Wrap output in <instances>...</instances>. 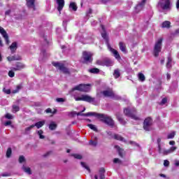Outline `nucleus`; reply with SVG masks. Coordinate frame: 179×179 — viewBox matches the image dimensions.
<instances>
[{"instance_id":"obj_1","label":"nucleus","mask_w":179,"mask_h":179,"mask_svg":"<svg viewBox=\"0 0 179 179\" xmlns=\"http://www.w3.org/2000/svg\"><path fill=\"white\" fill-rule=\"evenodd\" d=\"M92 89V85L90 84H80L76 87H74L70 92L69 94L73 96L74 100L76 101H87V103H92L94 106L97 105V102L96 101V99L87 95V94H82L79 96L78 94V92H84L87 93Z\"/></svg>"},{"instance_id":"obj_2","label":"nucleus","mask_w":179,"mask_h":179,"mask_svg":"<svg viewBox=\"0 0 179 179\" xmlns=\"http://www.w3.org/2000/svg\"><path fill=\"white\" fill-rule=\"evenodd\" d=\"M77 115H83L84 117H96V118H99L102 121V122H104L107 125H109L110 127H114V120L108 116V115H105L103 113H97L94 112H88L87 113H83V111L78 112L77 113Z\"/></svg>"},{"instance_id":"obj_3","label":"nucleus","mask_w":179,"mask_h":179,"mask_svg":"<svg viewBox=\"0 0 179 179\" xmlns=\"http://www.w3.org/2000/svg\"><path fill=\"white\" fill-rule=\"evenodd\" d=\"M101 27L103 32L101 33V36L104 40L106 41V44L108 45V48L112 54H113L115 58L116 59H121V56H120V53H118V51H117L115 49H113L111 46H110V44H108V36H107V33H106V30L104 29V26L101 25Z\"/></svg>"},{"instance_id":"obj_4","label":"nucleus","mask_w":179,"mask_h":179,"mask_svg":"<svg viewBox=\"0 0 179 179\" xmlns=\"http://www.w3.org/2000/svg\"><path fill=\"white\" fill-rule=\"evenodd\" d=\"M124 114L127 117H129L131 120H135V121H138L139 117L136 116V109L135 108H126L124 109Z\"/></svg>"},{"instance_id":"obj_5","label":"nucleus","mask_w":179,"mask_h":179,"mask_svg":"<svg viewBox=\"0 0 179 179\" xmlns=\"http://www.w3.org/2000/svg\"><path fill=\"white\" fill-rule=\"evenodd\" d=\"M163 43V38H159L155 44L154 46V56L155 57H159V53H160L162 52V44Z\"/></svg>"},{"instance_id":"obj_6","label":"nucleus","mask_w":179,"mask_h":179,"mask_svg":"<svg viewBox=\"0 0 179 179\" xmlns=\"http://www.w3.org/2000/svg\"><path fill=\"white\" fill-rule=\"evenodd\" d=\"M170 6H171V2L170 0H159L157 4V7L163 10L170 9Z\"/></svg>"},{"instance_id":"obj_7","label":"nucleus","mask_w":179,"mask_h":179,"mask_svg":"<svg viewBox=\"0 0 179 179\" xmlns=\"http://www.w3.org/2000/svg\"><path fill=\"white\" fill-rule=\"evenodd\" d=\"M83 59L84 64H90L93 61V53L84 51L83 52Z\"/></svg>"},{"instance_id":"obj_8","label":"nucleus","mask_w":179,"mask_h":179,"mask_svg":"<svg viewBox=\"0 0 179 179\" xmlns=\"http://www.w3.org/2000/svg\"><path fill=\"white\" fill-rule=\"evenodd\" d=\"M102 94H103L105 97H111V99H114L115 100H120L121 99V96L115 94L111 90L103 91Z\"/></svg>"},{"instance_id":"obj_9","label":"nucleus","mask_w":179,"mask_h":179,"mask_svg":"<svg viewBox=\"0 0 179 179\" xmlns=\"http://www.w3.org/2000/svg\"><path fill=\"white\" fill-rule=\"evenodd\" d=\"M152 124H153V120L152 117H147L144 120L143 129L145 131H150L152 129Z\"/></svg>"},{"instance_id":"obj_10","label":"nucleus","mask_w":179,"mask_h":179,"mask_svg":"<svg viewBox=\"0 0 179 179\" xmlns=\"http://www.w3.org/2000/svg\"><path fill=\"white\" fill-rule=\"evenodd\" d=\"M53 66H55V68H58L59 71H62L64 73H69V70L65 67V66L63 64V63L61 62H52V63Z\"/></svg>"},{"instance_id":"obj_11","label":"nucleus","mask_w":179,"mask_h":179,"mask_svg":"<svg viewBox=\"0 0 179 179\" xmlns=\"http://www.w3.org/2000/svg\"><path fill=\"white\" fill-rule=\"evenodd\" d=\"M176 150H177V147L176 146H172L169 150H166L159 147V153L164 155L165 156L170 155V153H173V152H176Z\"/></svg>"},{"instance_id":"obj_12","label":"nucleus","mask_w":179,"mask_h":179,"mask_svg":"<svg viewBox=\"0 0 179 179\" xmlns=\"http://www.w3.org/2000/svg\"><path fill=\"white\" fill-rule=\"evenodd\" d=\"M0 34L1 36H3L6 44H9V36H8L6 31H5V29H3L2 27H0Z\"/></svg>"},{"instance_id":"obj_13","label":"nucleus","mask_w":179,"mask_h":179,"mask_svg":"<svg viewBox=\"0 0 179 179\" xmlns=\"http://www.w3.org/2000/svg\"><path fill=\"white\" fill-rule=\"evenodd\" d=\"M97 65H101V66H110L111 65V61L109 59L106 60H97L96 61Z\"/></svg>"},{"instance_id":"obj_14","label":"nucleus","mask_w":179,"mask_h":179,"mask_svg":"<svg viewBox=\"0 0 179 179\" xmlns=\"http://www.w3.org/2000/svg\"><path fill=\"white\" fill-rule=\"evenodd\" d=\"M106 172V170H104L103 168H101L99 169V171L98 174L94 176V179H105L104 173Z\"/></svg>"},{"instance_id":"obj_15","label":"nucleus","mask_w":179,"mask_h":179,"mask_svg":"<svg viewBox=\"0 0 179 179\" xmlns=\"http://www.w3.org/2000/svg\"><path fill=\"white\" fill-rule=\"evenodd\" d=\"M57 3L58 5L57 10L59 13V15H61V10H62V9H64V6H65V1L64 0H57Z\"/></svg>"},{"instance_id":"obj_16","label":"nucleus","mask_w":179,"mask_h":179,"mask_svg":"<svg viewBox=\"0 0 179 179\" xmlns=\"http://www.w3.org/2000/svg\"><path fill=\"white\" fill-rule=\"evenodd\" d=\"M145 3H146V0H143L140 3H138L136 8L135 10L136 13H139L142 9H143V7L145 6Z\"/></svg>"},{"instance_id":"obj_17","label":"nucleus","mask_w":179,"mask_h":179,"mask_svg":"<svg viewBox=\"0 0 179 179\" xmlns=\"http://www.w3.org/2000/svg\"><path fill=\"white\" fill-rule=\"evenodd\" d=\"M8 61H20L22 57L19 55H15L13 56H10L7 57Z\"/></svg>"},{"instance_id":"obj_18","label":"nucleus","mask_w":179,"mask_h":179,"mask_svg":"<svg viewBox=\"0 0 179 179\" xmlns=\"http://www.w3.org/2000/svg\"><path fill=\"white\" fill-rule=\"evenodd\" d=\"M11 54H15L17 50V42H13L9 47Z\"/></svg>"},{"instance_id":"obj_19","label":"nucleus","mask_w":179,"mask_h":179,"mask_svg":"<svg viewBox=\"0 0 179 179\" xmlns=\"http://www.w3.org/2000/svg\"><path fill=\"white\" fill-rule=\"evenodd\" d=\"M24 68V65L22 63H17L15 64V67L11 68L12 71H20V69H23Z\"/></svg>"},{"instance_id":"obj_20","label":"nucleus","mask_w":179,"mask_h":179,"mask_svg":"<svg viewBox=\"0 0 179 179\" xmlns=\"http://www.w3.org/2000/svg\"><path fill=\"white\" fill-rule=\"evenodd\" d=\"M27 1V6L33 9V10H36V7L34 6V0H26Z\"/></svg>"},{"instance_id":"obj_21","label":"nucleus","mask_w":179,"mask_h":179,"mask_svg":"<svg viewBox=\"0 0 179 179\" xmlns=\"http://www.w3.org/2000/svg\"><path fill=\"white\" fill-rule=\"evenodd\" d=\"M98 138L96 136H93L92 137V139L90 141V145L91 146H97V143H98Z\"/></svg>"},{"instance_id":"obj_22","label":"nucleus","mask_w":179,"mask_h":179,"mask_svg":"<svg viewBox=\"0 0 179 179\" xmlns=\"http://www.w3.org/2000/svg\"><path fill=\"white\" fill-rule=\"evenodd\" d=\"M45 124V120H42V121H40V122H38L35 123L33 125H34V127H36V128L38 129H40V128H41Z\"/></svg>"},{"instance_id":"obj_23","label":"nucleus","mask_w":179,"mask_h":179,"mask_svg":"<svg viewBox=\"0 0 179 179\" xmlns=\"http://www.w3.org/2000/svg\"><path fill=\"white\" fill-rule=\"evenodd\" d=\"M119 45H120V50L122 52H124V54H126V52H127V45H125V43H124L123 42H120Z\"/></svg>"},{"instance_id":"obj_24","label":"nucleus","mask_w":179,"mask_h":179,"mask_svg":"<svg viewBox=\"0 0 179 179\" xmlns=\"http://www.w3.org/2000/svg\"><path fill=\"white\" fill-rule=\"evenodd\" d=\"M170 26H171V22L169 21H164L162 24V29H170Z\"/></svg>"},{"instance_id":"obj_25","label":"nucleus","mask_w":179,"mask_h":179,"mask_svg":"<svg viewBox=\"0 0 179 179\" xmlns=\"http://www.w3.org/2000/svg\"><path fill=\"white\" fill-rule=\"evenodd\" d=\"M69 8L72 9L74 12H76L78 10V6H76V2H71L69 5Z\"/></svg>"},{"instance_id":"obj_26","label":"nucleus","mask_w":179,"mask_h":179,"mask_svg":"<svg viewBox=\"0 0 179 179\" xmlns=\"http://www.w3.org/2000/svg\"><path fill=\"white\" fill-rule=\"evenodd\" d=\"M113 76L115 79H118V78L121 76V73L120 72V69H117L114 70Z\"/></svg>"},{"instance_id":"obj_27","label":"nucleus","mask_w":179,"mask_h":179,"mask_svg":"<svg viewBox=\"0 0 179 179\" xmlns=\"http://www.w3.org/2000/svg\"><path fill=\"white\" fill-rule=\"evenodd\" d=\"M117 118L119 122L122 124V125H125V124H127V121H125L124 118H122V116L117 115Z\"/></svg>"},{"instance_id":"obj_28","label":"nucleus","mask_w":179,"mask_h":179,"mask_svg":"<svg viewBox=\"0 0 179 179\" xmlns=\"http://www.w3.org/2000/svg\"><path fill=\"white\" fill-rule=\"evenodd\" d=\"M138 80H140V82H145V75L142 73H138Z\"/></svg>"},{"instance_id":"obj_29","label":"nucleus","mask_w":179,"mask_h":179,"mask_svg":"<svg viewBox=\"0 0 179 179\" xmlns=\"http://www.w3.org/2000/svg\"><path fill=\"white\" fill-rule=\"evenodd\" d=\"M113 138L114 139H116V141H121L122 142H124L125 141V139L119 134H115L113 136Z\"/></svg>"},{"instance_id":"obj_30","label":"nucleus","mask_w":179,"mask_h":179,"mask_svg":"<svg viewBox=\"0 0 179 179\" xmlns=\"http://www.w3.org/2000/svg\"><path fill=\"white\" fill-rule=\"evenodd\" d=\"M173 61V59H171V57H168V61L166 63V68L170 69L171 68V62Z\"/></svg>"},{"instance_id":"obj_31","label":"nucleus","mask_w":179,"mask_h":179,"mask_svg":"<svg viewBox=\"0 0 179 179\" xmlns=\"http://www.w3.org/2000/svg\"><path fill=\"white\" fill-rule=\"evenodd\" d=\"M22 169L24 170V173H27V174H29V176L31 174V170L30 168L23 166Z\"/></svg>"},{"instance_id":"obj_32","label":"nucleus","mask_w":179,"mask_h":179,"mask_svg":"<svg viewBox=\"0 0 179 179\" xmlns=\"http://www.w3.org/2000/svg\"><path fill=\"white\" fill-rule=\"evenodd\" d=\"M115 148L117 150L120 157H122V152H124V150L121 149L118 145H115Z\"/></svg>"},{"instance_id":"obj_33","label":"nucleus","mask_w":179,"mask_h":179,"mask_svg":"<svg viewBox=\"0 0 179 179\" xmlns=\"http://www.w3.org/2000/svg\"><path fill=\"white\" fill-rule=\"evenodd\" d=\"M33 128H34V125H31L30 127H27L26 129H25V131H24V134H26V135H29V132H30V131H31V129H33Z\"/></svg>"},{"instance_id":"obj_34","label":"nucleus","mask_w":179,"mask_h":179,"mask_svg":"<svg viewBox=\"0 0 179 179\" xmlns=\"http://www.w3.org/2000/svg\"><path fill=\"white\" fill-rule=\"evenodd\" d=\"M176 136V131L169 133L167 135V139H173Z\"/></svg>"},{"instance_id":"obj_35","label":"nucleus","mask_w":179,"mask_h":179,"mask_svg":"<svg viewBox=\"0 0 179 179\" xmlns=\"http://www.w3.org/2000/svg\"><path fill=\"white\" fill-rule=\"evenodd\" d=\"M49 129H50V131H54L57 129V124L51 122L49 125Z\"/></svg>"},{"instance_id":"obj_36","label":"nucleus","mask_w":179,"mask_h":179,"mask_svg":"<svg viewBox=\"0 0 179 179\" xmlns=\"http://www.w3.org/2000/svg\"><path fill=\"white\" fill-rule=\"evenodd\" d=\"M89 72L90 73H99V72H100V70L99 69L93 68L90 69Z\"/></svg>"},{"instance_id":"obj_37","label":"nucleus","mask_w":179,"mask_h":179,"mask_svg":"<svg viewBox=\"0 0 179 179\" xmlns=\"http://www.w3.org/2000/svg\"><path fill=\"white\" fill-rule=\"evenodd\" d=\"M81 166H82V167L85 169V170L88 171V173H90V168H89V166H87V164H86V163L81 162Z\"/></svg>"},{"instance_id":"obj_38","label":"nucleus","mask_w":179,"mask_h":179,"mask_svg":"<svg viewBox=\"0 0 179 179\" xmlns=\"http://www.w3.org/2000/svg\"><path fill=\"white\" fill-rule=\"evenodd\" d=\"M87 127L90 128V129H92V131H94L95 132H97V127L94 124H87Z\"/></svg>"},{"instance_id":"obj_39","label":"nucleus","mask_w":179,"mask_h":179,"mask_svg":"<svg viewBox=\"0 0 179 179\" xmlns=\"http://www.w3.org/2000/svg\"><path fill=\"white\" fill-rule=\"evenodd\" d=\"M43 134H44L43 130L38 131V135L40 139H44L45 136H44V135H43Z\"/></svg>"},{"instance_id":"obj_40","label":"nucleus","mask_w":179,"mask_h":179,"mask_svg":"<svg viewBox=\"0 0 179 179\" xmlns=\"http://www.w3.org/2000/svg\"><path fill=\"white\" fill-rule=\"evenodd\" d=\"M12 155V148H8L6 152V157H10Z\"/></svg>"},{"instance_id":"obj_41","label":"nucleus","mask_w":179,"mask_h":179,"mask_svg":"<svg viewBox=\"0 0 179 179\" xmlns=\"http://www.w3.org/2000/svg\"><path fill=\"white\" fill-rule=\"evenodd\" d=\"M20 110V108H19L18 106L14 105L13 106V113H17V111H19Z\"/></svg>"},{"instance_id":"obj_42","label":"nucleus","mask_w":179,"mask_h":179,"mask_svg":"<svg viewBox=\"0 0 179 179\" xmlns=\"http://www.w3.org/2000/svg\"><path fill=\"white\" fill-rule=\"evenodd\" d=\"M41 55H43V58H45L46 57L48 56V53H47V52H45V50H41Z\"/></svg>"},{"instance_id":"obj_43","label":"nucleus","mask_w":179,"mask_h":179,"mask_svg":"<svg viewBox=\"0 0 179 179\" xmlns=\"http://www.w3.org/2000/svg\"><path fill=\"white\" fill-rule=\"evenodd\" d=\"M72 156L74 159H78V160H81L82 159V156L79 154H73Z\"/></svg>"},{"instance_id":"obj_44","label":"nucleus","mask_w":179,"mask_h":179,"mask_svg":"<svg viewBox=\"0 0 179 179\" xmlns=\"http://www.w3.org/2000/svg\"><path fill=\"white\" fill-rule=\"evenodd\" d=\"M8 76L10 78H13L15 76V72H13V70H12V69L11 71L8 72Z\"/></svg>"},{"instance_id":"obj_45","label":"nucleus","mask_w":179,"mask_h":179,"mask_svg":"<svg viewBox=\"0 0 179 179\" xmlns=\"http://www.w3.org/2000/svg\"><path fill=\"white\" fill-rule=\"evenodd\" d=\"M167 103V98L162 99V101L160 102L161 106H164V104H166Z\"/></svg>"},{"instance_id":"obj_46","label":"nucleus","mask_w":179,"mask_h":179,"mask_svg":"<svg viewBox=\"0 0 179 179\" xmlns=\"http://www.w3.org/2000/svg\"><path fill=\"white\" fill-rule=\"evenodd\" d=\"M169 165H170V162H169V160L166 159L164 161V166L165 167H169Z\"/></svg>"},{"instance_id":"obj_47","label":"nucleus","mask_w":179,"mask_h":179,"mask_svg":"<svg viewBox=\"0 0 179 179\" xmlns=\"http://www.w3.org/2000/svg\"><path fill=\"white\" fill-rule=\"evenodd\" d=\"M6 118H7V120H13V116H12V115L7 113L6 115Z\"/></svg>"},{"instance_id":"obj_48","label":"nucleus","mask_w":179,"mask_h":179,"mask_svg":"<svg viewBox=\"0 0 179 179\" xmlns=\"http://www.w3.org/2000/svg\"><path fill=\"white\" fill-rule=\"evenodd\" d=\"M3 92L4 93H6V94H10V89L6 90V88H3Z\"/></svg>"},{"instance_id":"obj_49","label":"nucleus","mask_w":179,"mask_h":179,"mask_svg":"<svg viewBox=\"0 0 179 179\" xmlns=\"http://www.w3.org/2000/svg\"><path fill=\"white\" fill-rule=\"evenodd\" d=\"M160 142H162V139L161 138H158L157 139V143H158V150H159V153H160V148H162L160 145Z\"/></svg>"},{"instance_id":"obj_50","label":"nucleus","mask_w":179,"mask_h":179,"mask_svg":"<svg viewBox=\"0 0 179 179\" xmlns=\"http://www.w3.org/2000/svg\"><path fill=\"white\" fill-rule=\"evenodd\" d=\"M24 157L21 155L19 158V163H23V162H24Z\"/></svg>"},{"instance_id":"obj_51","label":"nucleus","mask_w":179,"mask_h":179,"mask_svg":"<svg viewBox=\"0 0 179 179\" xmlns=\"http://www.w3.org/2000/svg\"><path fill=\"white\" fill-rule=\"evenodd\" d=\"M56 101L58 102V103H64V101H65V100L64 99V98H57L56 99Z\"/></svg>"},{"instance_id":"obj_52","label":"nucleus","mask_w":179,"mask_h":179,"mask_svg":"<svg viewBox=\"0 0 179 179\" xmlns=\"http://www.w3.org/2000/svg\"><path fill=\"white\" fill-rule=\"evenodd\" d=\"M45 113H47L48 114V113H51V114H54V113H55V112H52V110H51V108H48V109H46L45 110Z\"/></svg>"},{"instance_id":"obj_53","label":"nucleus","mask_w":179,"mask_h":179,"mask_svg":"<svg viewBox=\"0 0 179 179\" xmlns=\"http://www.w3.org/2000/svg\"><path fill=\"white\" fill-rule=\"evenodd\" d=\"M20 90V85L17 86V88L13 92V93H17Z\"/></svg>"},{"instance_id":"obj_54","label":"nucleus","mask_w":179,"mask_h":179,"mask_svg":"<svg viewBox=\"0 0 179 179\" xmlns=\"http://www.w3.org/2000/svg\"><path fill=\"white\" fill-rule=\"evenodd\" d=\"M93 12V10L92 8H89V10L87 11V16H89L91 15V13Z\"/></svg>"},{"instance_id":"obj_55","label":"nucleus","mask_w":179,"mask_h":179,"mask_svg":"<svg viewBox=\"0 0 179 179\" xmlns=\"http://www.w3.org/2000/svg\"><path fill=\"white\" fill-rule=\"evenodd\" d=\"M174 165L176 166V167H179V161L176 159L174 161Z\"/></svg>"},{"instance_id":"obj_56","label":"nucleus","mask_w":179,"mask_h":179,"mask_svg":"<svg viewBox=\"0 0 179 179\" xmlns=\"http://www.w3.org/2000/svg\"><path fill=\"white\" fill-rule=\"evenodd\" d=\"M114 163H121V161L118 158H115L113 160Z\"/></svg>"},{"instance_id":"obj_57","label":"nucleus","mask_w":179,"mask_h":179,"mask_svg":"<svg viewBox=\"0 0 179 179\" xmlns=\"http://www.w3.org/2000/svg\"><path fill=\"white\" fill-rule=\"evenodd\" d=\"M10 124H12V122L10 120H8V121L5 122L4 125L6 127H8V125H10Z\"/></svg>"},{"instance_id":"obj_58","label":"nucleus","mask_w":179,"mask_h":179,"mask_svg":"<svg viewBox=\"0 0 179 179\" xmlns=\"http://www.w3.org/2000/svg\"><path fill=\"white\" fill-rule=\"evenodd\" d=\"M130 143H131V145H134V146H137V147L139 146V144H138L134 141H130Z\"/></svg>"},{"instance_id":"obj_59","label":"nucleus","mask_w":179,"mask_h":179,"mask_svg":"<svg viewBox=\"0 0 179 179\" xmlns=\"http://www.w3.org/2000/svg\"><path fill=\"white\" fill-rule=\"evenodd\" d=\"M169 145H172V146H174V145H176V141H171L169 142Z\"/></svg>"},{"instance_id":"obj_60","label":"nucleus","mask_w":179,"mask_h":179,"mask_svg":"<svg viewBox=\"0 0 179 179\" xmlns=\"http://www.w3.org/2000/svg\"><path fill=\"white\" fill-rule=\"evenodd\" d=\"M5 15L8 16V15H10V10H8L7 11L5 12Z\"/></svg>"},{"instance_id":"obj_61","label":"nucleus","mask_w":179,"mask_h":179,"mask_svg":"<svg viewBox=\"0 0 179 179\" xmlns=\"http://www.w3.org/2000/svg\"><path fill=\"white\" fill-rule=\"evenodd\" d=\"M176 9H179V0L176 1Z\"/></svg>"},{"instance_id":"obj_62","label":"nucleus","mask_w":179,"mask_h":179,"mask_svg":"<svg viewBox=\"0 0 179 179\" xmlns=\"http://www.w3.org/2000/svg\"><path fill=\"white\" fill-rule=\"evenodd\" d=\"M97 24V22L94 21L91 23L92 26H96V24Z\"/></svg>"},{"instance_id":"obj_63","label":"nucleus","mask_w":179,"mask_h":179,"mask_svg":"<svg viewBox=\"0 0 179 179\" xmlns=\"http://www.w3.org/2000/svg\"><path fill=\"white\" fill-rule=\"evenodd\" d=\"M166 78H167V79L169 80L170 79V78H171V76H170V74L167 73Z\"/></svg>"},{"instance_id":"obj_64","label":"nucleus","mask_w":179,"mask_h":179,"mask_svg":"<svg viewBox=\"0 0 179 179\" xmlns=\"http://www.w3.org/2000/svg\"><path fill=\"white\" fill-rule=\"evenodd\" d=\"M107 134L108 135H109V136H111V135H113V133L111 131H108Z\"/></svg>"}]
</instances>
